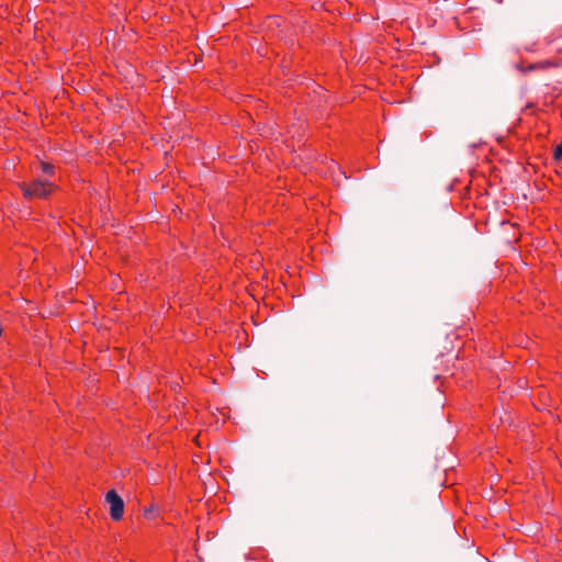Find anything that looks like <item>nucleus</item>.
<instances>
[{"label":"nucleus","instance_id":"nucleus-1","mask_svg":"<svg viewBox=\"0 0 562 562\" xmlns=\"http://www.w3.org/2000/svg\"><path fill=\"white\" fill-rule=\"evenodd\" d=\"M21 189L27 199H44L52 192L53 184L48 180L36 179L30 184L23 183Z\"/></svg>","mask_w":562,"mask_h":562},{"label":"nucleus","instance_id":"nucleus-2","mask_svg":"<svg viewBox=\"0 0 562 562\" xmlns=\"http://www.w3.org/2000/svg\"><path fill=\"white\" fill-rule=\"evenodd\" d=\"M105 501L110 505V515L113 520H120L124 513V502L122 497L111 490L105 495Z\"/></svg>","mask_w":562,"mask_h":562},{"label":"nucleus","instance_id":"nucleus-3","mask_svg":"<svg viewBox=\"0 0 562 562\" xmlns=\"http://www.w3.org/2000/svg\"><path fill=\"white\" fill-rule=\"evenodd\" d=\"M42 169L44 173L50 175L53 172V166L46 162L42 164Z\"/></svg>","mask_w":562,"mask_h":562},{"label":"nucleus","instance_id":"nucleus-4","mask_svg":"<svg viewBox=\"0 0 562 562\" xmlns=\"http://www.w3.org/2000/svg\"><path fill=\"white\" fill-rule=\"evenodd\" d=\"M554 156L557 159H562V142L557 146Z\"/></svg>","mask_w":562,"mask_h":562}]
</instances>
